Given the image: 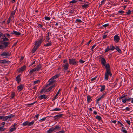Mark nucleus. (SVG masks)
I'll return each instance as SVG.
<instances>
[{
    "label": "nucleus",
    "instance_id": "1",
    "mask_svg": "<svg viewBox=\"0 0 133 133\" xmlns=\"http://www.w3.org/2000/svg\"><path fill=\"white\" fill-rule=\"evenodd\" d=\"M105 69L106 72L105 73V79L106 80H108V79L109 75L110 76L112 75L111 72L110 66L109 63L106 64Z\"/></svg>",
    "mask_w": 133,
    "mask_h": 133
},
{
    "label": "nucleus",
    "instance_id": "2",
    "mask_svg": "<svg viewBox=\"0 0 133 133\" xmlns=\"http://www.w3.org/2000/svg\"><path fill=\"white\" fill-rule=\"evenodd\" d=\"M43 37H42L41 39L39 41H36L35 44V45L33 48L32 52L33 53L37 50L38 48L39 47V46L41 45V43L43 41Z\"/></svg>",
    "mask_w": 133,
    "mask_h": 133
},
{
    "label": "nucleus",
    "instance_id": "3",
    "mask_svg": "<svg viewBox=\"0 0 133 133\" xmlns=\"http://www.w3.org/2000/svg\"><path fill=\"white\" fill-rule=\"evenodd\" d=\"M69 63L70 64L75 65L78 63V62L75 59H69Z\"/></svg>",
    "mask_w": 133,
    "mask_h": 133
},
{
    "label": "nucleus",
    "instance_id": "4",
    "mask_svg": "<svg viewBox=\"0 0 133 133\" xmlns=\"http://www.w3.org/2000/svg\"><path fill=\"white\" fill-rule=\"evenodd\" d=\"M0 43L1 44H3V46H4L5 48H6L8 46V45L10 43L8 42H6L1 40L0 41Z\"/></svg>",
    "mask_w": 133,
    "mask_h": 133
},
{
    "label": "nucleus",
    "instance_id": "5",
    "mask_svg": "<svg viewBox=\"0 0 133 133\" xmlns=\"http://www.w3.org/2000/svg\"><path fill=\"white\" fill-rule=\"evenodd\" d=\"M0 55L2 56H4V57H3V58H6V57L10 56V54L9 52H3Z\"/></svg>",
    "mask_w": 133,
    "mask_h": 133
},
{
    "label": "nucleus",
    "instance_id": "6",
    "mask_svg": "<svg viewBox=\"0 0 133 133\" xmlns=\"http://www.w3.org/2000/svg\"><path fill=\"white\" fill-rule=\"evenodd\" d=\"M114 40L116 43H118L120 40V38L117 35H116L114 37Z\"/></svg>",
    "mask_w": 133,
    "mask_h": 133
},
{
    "label": "nucleus",
    "instance_id": "7",
    "mask_svg": "<svg viewBox=\"0 0 133 133\" xmlns=\"http://www.w3.org/2000/svg\"><path fill=\"white\" fill-rule=\"evenodd\" d=\"M48 82L49 83L46 84V87H49V85H51L53 83L55 82V81L54 80H53L51 78L49 80Z\"/></svg>",
    "mask_w": 133,
    "mask_h": 133
},
{
    "label": "nucleus",
    "instance_id": "8",
    "mask_svg": "<svg viewBox=\"0 0 133 133\" xmlns=\"http://www.w3.org/2000/svg\"><path fill=\"white\" fill-rule=\"evenodd\" d=\"M101 63L102 65L106 67V61L105 58H102L101 59Z\"/></svg>",
    "mask_w": 133,
    "mask_h": 133
},
{
    "label": "nucleus",
    "instance_id": "9",
    "mask_svg": "<svg viewBox=\"0 0 133 133\" xmlns=\"http://www.w3.org/2000/svg\"><path fill=\"white\" fill-rule=\"evenodd\" d=\"M62 114H60L55 116L54 117V119L55 120H57L61 117L62 116Z\"/></svg>",
    "mask_w": 133,
    "mask_h": 133
},
{
    "label": "nucleus",
    "instance_id": "10",
    "mask_svg": "<svg viewBox=\"0 0 133 133\" xmlns=\"http://www.w3.org/2000/svg\"><path fill=\"white\" fill-rule=\"evenodd\" d=\"M26 66L25 65H24L21 67L19 69L18 72H23L26 69Z\"/></svg>",
    "mask_w": 133,
    "mask_h": 133
},
{
    "label": "nucleus",
    "instance_id": "11",
    "mask_svg": "<svg viewBox=\"0 0 133 133\" xmlns=\"http://www.w3.org/2000/svg\"><path fill=\"white\" fill-rule=\"evenodd\" d=\"M69 66V64L68 63H66L65 64L63 65V67L64 68V69L65 70H66L68 69Z\"/></svg>",
    "mask_w": 133,
    "mask_h": 133
},
{
    "label": "nucleus",
    "instance_id": "12",
    "mask_svg": "<svg viewBox=\"0 0 133 133\" xmlns=\"http://www.w3.org/2000/svg\"><path fill=\"white\" fill-rule=\"evenodd\" d=\"M41 64L37 65L36 67L34 68L36 71H38L41 68Z\"/></svg>",
    "mask_w": 133,
    "mask_h": 133
},
{
    "label": "nucleus",
    "instance_id": "13",
    "mask_svg": "<svg viewBox=\"0 0 133 133\" xmlns=\"http://www.w3.org/2000/svg\"><path fill=\"white\" fill-rule=\"evenodd\" d=\"M39 97L41 99H46L47 98V97L45 95L43 94L42 95H40L39 96Z\"/></svg>",
    "mask_w": 133,
    "mask_h": 133
},
{
    "label": "nucleus",
    "instance_id": "14",
    "mask_svg": "<svg viewBox=\"0 0 133 133\" xmlns=\"http://www.w3.org/2000/svg\"><path fill=\"white\" fill-rule=\"evenodd\" d=\"M20 75H19L17 76L16 78V79L17 81V83H19L21 80V78H20Z\"/></svg>",
    "mask_w": 133,
    "mask_h": 133
},
{
    "label": "nucleus",
    "instance_id": "15",
    "mask_svg": "<svg viewBox=\"0 0 133 133\" xmlns=\"http://www.w3.org/2000/svg\"><path fill=\"white\" fill-rule=\"evenodd\" d=\"M60 91L61 90L60 89H59L58 92H57L56 95L54 97V98L53 99V101L54 100L57 98V97L58 96V95L60 93Z\"/></svg>",
    "mask_w": 133,
    "mask_h": 133
},
{
    "label": "nucleus",
    "instance_id": "16",
    "mask_svg": "<svg viewBox=\"0 0 133 133\" xmlns=\"http://www.w3.org/2000/svg\"><path fill=\"white\" fill-rule=\"evenodd\" d=\"M60 128V127H59V125L56 126L55 127H53V129H54V131L56 130H58Z\"/></svg>",
    "mask_w": 133,
    "mask_h": 133
},
{
    "label": "nucleus",
    "instance_id": "17",
    "mask_svg": "<svg viewBox=\"0 0 133 133\" xmlns=\"http://www.w3.org/2000/svg\"><path fill=\"white\" fill-rule=\"evenodd\" d=\"M59 75L58 74H57L55 75L54 76L52 77L51 79H52L53 80H54V79H55L56 78H58L59 76Z\"/></svg>",
    "mask_w": 133,
    "mask_h": 133
},
{
    "label": "nucleus",
    "instance_id": "18",
    "mask_svg": "<svg viewBox=\"0 0 133 133\" xmlns=\"http://www.w3.org/2000/svg\"><path fill=\"white\" fill-rule=\"evenodd\" d=\"M23 86L22 85H21L18 86V90L20 91H21L23 88Z\"/></svg>",
    "mask_w": 133,
    "mask_h": 133
},
{
    "label": "nucleus",
    "instance_id": "19",
    "mask_svg": "<svg viewBox=\"0 0 133 133\" xmlns=\"http://www.w3.org/2000/svg\"><path fill=\"white\" fill-rule=\"evenodd\" d=\"M12 34H15L16 35H20L21 34L20 33L18 32H17V31H14L12 32Z\"/></svg>",
    "mask_w": 133,
    "mask_h": 133
},
{
    "label": "nucleus",
    "instance_id": "20",
    "mask_svg": "<svg viewBox=\"0 0 133 133\" xmlns=\"http://www.w3.org/2000/svg\"><path fill=\"white\" fill-rule=\"evenodd\" d=\"M91 97L89 95H88L87 96V101L88 103L90 102V100L91 99Z\"/></svg>",
    "mask_w": 133,
    "mask_h": 133
},
{
    "label": "nucleus",
    "instance_id": "21",
    "mask_svg": "<svg viewBox=\"0 0 133 133\" xmlns=\"http://www.w3.org/2000/svg\"><path fill=\"white\" fill-rule=\"evenodd\" d=\"M89 4H85L82 5V6L84 8H87L89 6Z\"/></svg>",
    "mask_w": 133,
    "mask_h": 133
},
{
    "label": "nucleus",
    "instance_id": "22",
    "mask_svg": "<svg viewBox=\"0 0 133 133\" xmlns=\"http://www.w3.org/2000/svg\"><path fill=\"white\" fill-rule=\"evenodd\" d=\"M8 62V61H6L5 60H0V63H7Z\"/></svg>",
    "mask_w": 133,
    "mask_h": 133
},
{
    "label": "nucleus",
    "instance_id": "23",
    "mask_svg": "<svg viewBox=\"0 0 133 133\" xmlns=\"http://www.w3.org/2000/svg\"><path fill=\"white\" fill-rule=\"evenodd\" d=\"M54 131V130L53 129V127H52L50 128L49 129V130L47 132L48 133H51Z\"/></svg>",
    "mask_w": 133,
    "mask_h": 133
},
{
    "label": "nucleus",
    "instance_id": "24",
    "mask_svg": "<svg viewBox=\"0 0 133 133\" xmlns=\"http://www.w3.org/2000/svg\"><path fill=\"white\" fill-rule=\"evenodd\" d=\"M115 49L119 53H121L122 51L121 49L118 46H116L115 48Z\"/></svg>",
    "mask_w": 133,
    "mask_h": 133
},
{
    "label": "nucleus",
    "instance_id": "25",
    "mask_svg": "<svg viewBox=\"0 0 133 133\" xmlns=\"http://www.w3.org/2000/svg\"><path fill=\"white\" fill-rule=\"evenodd\" d=\"M105 85H102L101 86V89L100 91L102 92L105 89Z\"/></svg>",
    "mask_w": 133,
    "mask_h": 133
},
{
    "label": "nucleus",
    "instance_id": "26",
    "mask_svg": "<svg viewBox=\"0 0 133 133\" xmlns=\"http://www.w3.org/2000/svg\"><path fill=\"white\" fill-rule=\"evenodd\" d=\"M16 129V128L15 127L12 128L9 130V132H11L14 131Z\"/></svg>",
    "mask_w": 133,
    "mask_h": 133
},
{
    "label": "nucleus",
    "instance_id": "27",
    "mask_svg": "<svg viewBox=\"0 0 133 133\" xmlns=\"http://www.w3.org/2000/svg\"><path fill=\"white\" fill-rule=\"evenodd\" d=\"M51 42H48L46 44H45L44 45V46H51Z\"/></svg>",
    "mask_w": 133,
    "mask_h": 133
},
{
    "label": "nucleus",
    "instance_id": "28",
    "mask_svg": "<svg viewBox=\"0 0 133 133\" xmlns=\"http://www.w3.org/2000/svg\"><path fill=\"white\" fill-rule=\"evenodd\" d=\"M109 50H110V46H108L105 49V52H106L108 51Z\"/></svg>",
    "mask_w": 133,
    "mask_h": 133
},
{
    "label": "nucleus",
    "instance_id": "29",
    "mask_svg": "<svg viewBox=\"0 0 133 133\" xmlns=\"http://www.w3.org/2000/svg\"><path fill=\"white\" fill-rule=\"evenodd\" d=\"M105 1V0H103L101 2V3H99V7H100L103 4H104Z\"/></svg>",
    "mask_w": 133,
    "mask_h": 133
},
{
    "label": "nucleus",
    "instance_id": "30",
    "mask_svg": "<svg viewBox=\"0 0 133 133\" xmlns=\"http://www.w3.org/2000/svg\"><path fill=\"white\" fill-rule=\"evenodd\" d=\"M15 92H11V98H13L15 96Z\"/></svg>",
    "mask_w": 133,
    "mask_h": 133
},
{
    "label": "nucleus",
    "instance_id": "31",
    "mask_svg": "<svg viewBox=\"0 0 133 133\" xmlns=\"http://www.w3.org/2000/svg\"><path fill=\"white\" fill-rule=\"evenodd\" d=\"M28 121H26L25 122H24L22 125L23 126H25L26 125H28Z\"/></svg>",
    "mask_w": 133,
    "mask_h": 133
},
{
    "label": "nucleus",
    "instance_id": "32",
    "mask_svg": "<svg viewBox=\"0 0 133 133\" xmlns=\"http://www.w3.org/2000/svg\"><path fill=\"white\" fill-rule=\"evenodd\" d=\"M34 122L33 121H32L31 122H29L28 121V126H30L32 125L34 123Z\"/></svg>",
    "mask_w": 133,
    "mask_h": 133
},
{
    "label": "nucleus",
    "instance_id": "33",
    "mask_svg": "<svg viewBox=\"0 0 133 133\" xmlns=\"http://www.w3.org/2000/svg\"><path fill=\"white\" fill-rule=\"evenodd\" d=\"M36 71V70H35L34 68L32 69L31 70H30L29 72V73L31 74H32L34 72Z\"/></svg>",
    "mask_w": 133,
    "mask_h": 133
},
{
    "label": "nucleus",
    "instance_id": "34",
    "mask_svg": "<svg viewBox=\"0 0 133 133\" xmlns=\"http://www.w3.org/2000/svg\"><path fill=\"white\" fill-rule=\"evenodd\" d=\"M95 118L99 120H101L102 119L101 117L99 116H97Z\"/></svg>",
    "mask_w": 133,
    "mask_h": 133
},
{
    "label": "nucleus",
    "instance_id": "35",
    "mask_svg": "<svg viewBox=\"0 0 133 133\" xmlns=\"http://www.w3.org/2000/svg\"><path fill=\"white\" fill-rule=\"evenodd\" d=\"M61 110V109L59 108H55L54 109L52 110H51L52 111H59Z\"/></svg>",
    "mask_w": 133,
    "mask_h": 133
},
{
    "label": "nucleus",
    "instance_id": "36",
    "mask_svg": "<svg viewBox=\"0 0 133 133\" xmlns=\"http://www.w3.org/2000/svg\"><path fill=\"white\" fill-rule=\"evenodd\" d=\"M14 116V115H9L8 116H6V118H7V119L8 118H11L12 117H13Z\"/></svg>",
    "mask_w": 133,
    "mask_h": 133
},
{
    "label": "nucleus",
    "instance_id": "37",
    "mask_svg": "<svg viewBox=\"0 0 133 133\" xmlns=\"http://www.w3.org/2000/svg\"><path fill=\"white\" fill-rule=\"evenodd\" d=\"M1 38L3 39V40H2V41H8L9 40V39L6 37H1Z\"/></svg>",
    "mask_w": 133,
    "mask_h": 133
},
{
    "label": "nucleus",
    "instance_id": "38",
    "mask_svg": "<svg viewBox=\"0 0 133 133\" xmlns=\"http://www.w3.org/2000/svg\"><path fill=\"white\" fill-rule=\"evenodd\" d=\"M110 50H114L115 48V47L113 46H110Z\"/></svg>",
    "mask_w": 133,
    "mask_h": 133
},
{
    "label": "nucleus",
    "instance_id": "39",
    "mask_svg": "<svg viewBox=\"0 0 133 133\" xmlns=\"http://www.w3.org/2000/svg\"><path fill=\"white\" fill-rule=\"evenodd\" d=\"M4 127V126H2L0 127V131H2L4 130L5 129V128H3Z\"/></svg>",
    "mask_w": 133,
    "mask_h": 133
},
{
    "label": "nucleus",
    "instance_id": "40",
    "mask_svg": "<svg viewBox=\"0 0 133 133\" xmlns=\"http://www.w3.org/2000/svg\"><path fill=\"white\" fill-rule=\"evenodd\" d=\"M77 2V1L75 0H73L71 1H70V3H76Z\"/></svg>",
    "mask_w": 133,
    "mask_h": 133
},
{
    "label": "nucleus",
    "instance_id": "41",
    "mask_svg": "<svg viewBox=\"0 0 133 133\" xmlns=\"http://www.w3.org/2000/svg\"><path fill=\"white\" fill-rule=\"evenodd\" d=\"M45 19L46 20H50V18L49 17L45 16Z\"/></svg>",
    "mask_w": 133,
    "mask_h": 133
},
{
    "label": "nucleus",
    "instance_id": "42",
    "mask_svg": "<svg viewBox=\"0 0 133 133\" xmlns=\"http://www.w3.org/2000/svg\"><path fill=\"white\" fill-rule=\"evenodd\" d=\"M10 20H11V18H10V17H9L7 21V24H8L10 23Z\"/></svg>",
    "mask_w": 133,
    "mask_h": 133
},
{
    "label": "nucleus",
    "instance_id": "43",
    "mask_svg": "<svg viewBox=\"0 0 133 133\" xmlns=\"http://www.w3.org/2000/svg\"><path fill=\"white\" fill-rule=\"evenodd\" d=\"M16 9L15 10L13 11H12L11 13V15L12 16H13L15 14V13L16 11Z\"/></svg>",
    "mask_w": 133,
    "mask_h": 133
},
{
    "label": "nucleus",
    "instance_id": "44",
    "mask_svg": "<svg viewBox=\"0 0 133 133\" xmlns=\"http://www.w3.org/2000/svg\"><path fill=\"white\" fill-rule=\"evenodd\" d=\"M101 99V98L100 97H99L97 100L96 101V103L97 104L99 103V101Z\"/></svg>",
    "mask_w": 133,
    "mask_h": 133
},
{
    "label": "nucleus",
    "instance_id": "45",
    "mask_svg": "<svg viewBox=\"0 0 133 133\" xmlns=\"http://www.w3.org/2000/svg\"><path fill=\"white\" fill-rule=\"evenodd\" d=\"M127 96V95H122L121 96V97H120L119 98V99H122L124 98V97H125L126 96Z\"/></svg>",
    "mask_w": 133,
    "mask_h": 133
},
{
    "label": "nucleus",
    "instance_id": "46",
    "mask_svg": "<svg viewBox=\"0 0 133 133\" xmlns=\"http://www.w3.org/2000/svg\"><path fill=\"white\" fill-rule=\"evenodd\" d=\"M47 117H44V118H43L42 119H40L39 120V121L41 122L45 120V119H46V118H47Z\"/></svg>",
    "mask_w": 133,
    "mask_h": 133
},
{
    "label": "nucleus",
    "instance_id": "47",
    "mask_svg": "<svg viewBox=\"0 0 133 133\" xmlns=\"http://www.w3.org/2000/svg\"><path fill=\"white\" fill-rule=\"evenodd\" d=\"M7 120V118H6V116L4 117V116L3 118V119H2V121H6Z\"/></svg>",
    "mask_w": 133,
    "mask_h": 133
},
{
    "label": "nucleus",
    "instance_id": "48",
    "mask_svg": "<svg viewBox=\"0 0 133 133\" xmlns=\"http://www.w3.org/2000/svg\"><path fill=\"white\" fill-rule=\"evenodd\" d=\"M85 62V61H83L82 59H80L79 61V62L81 63H84Z\"/></svg>",
    "mask_w": 133,
    "mask_h": 133
},
{
    "label": "nucleus",
    "instance_id": "49",
    "mask_svg": "<svg viewBox=\"0 0 133 133\" xmlns=\"http://www.w3.org/2000/svg\"><path fill=\"white\" fill-rule=\"evenodd\" d=\"M131 11L130 10H129L127 12H126V13L128 15H129L131 14Z\"/></svg>",
    "mask_w": 133,
    "mask_h": 133
},
{
    "label": "nucleus",
    "instance_id": "50",
    "mask_svg": "<svg viewBox=\"0 0 133 133\" xmlns=\"http://www.w3.org/2000/svg\"><path fill=\"white\" fill-rule=\"evenodd\" d=\"M39 82V80H36L35 81L34 83V85H35L37 83Z\"/></svg>",
    "mask_w": 133,
    "mask_h": 133
},
{
    "label": "nucleus",
    "instance_id": "51",
    "mask_svg": "<svg viewBox=\"0 0 133 133\" xmlns=\"http://www.w3.org/2000/svg\"><path fill=\"white\" fill-rule=\"evenodd\" d=\"M107 36V35H104L103 36V39H105L106 38Z\"/></svg>",
    "mask_w": 133,
    "mask_h": 133
},
{
    "label": "nucleus",
    "instance_id": "52",
    "mask_svg": "<svg viewBox=\"0 0 133 133\" xmlns=\"http://www.w3.org/2000/svg\"><path fill=\"white\" fill-rule=\"evenodd\" d=\"M106 93H105L104 94H103L102 95V96H101V97H100V98H103L104 97V96L106 94Z\"/></svg>",
    "mask_w": 133,
    "mask_h": 133
},
{
    "label": "nucleus",
    "instance_id": "53",
    "mask_svg": "<svg viewBox=\"0 0 133 133\" xmlns=\"http://www.w3.org/2000/svg\"><path fill=\"white\" fill-rule=\"evenodd\" d=\"M76 21V22H80V23H81V22H82V21L81 20H80V19H77Z\"/></svg>",
    "mask_w": 133,
    "mask_h": 133
},
{
    "label": "nucleus",
    "instance_id": "54",
    "mask_svg": "<svg viewBox=\"0 0 133 133\" xmlns=\"http://www.w3.org/2000/svg\"><path fill=\"white\" fill-rule=\"evenodd\" d=\"M45 90V89L44 88H43L41 90L40 93H42Z\"/></svg>",
    "mask_w": 133,
    "mask_h": 133
},
{
    "label": "nucleus",
    "instance_id": "55",
    "mask_svg": "<svg viewBox=\"0 0 133 133\" xmlns=\"http://www.w3.org/2000/svg\"><path fill=\"white\" fill-rule=\"evenodd\" d=\"M51 89H50V87L48 88V89L46 90V92H49L50 91Z\"/></svg>",
    "mask_w": 133,
    "mask_h": 133
},
{
    "label": "nucleus",
    "instance_id": "56",
    "mask_svg": "<svg viewBox=\"0 0 133 133\" xmlns=\"http://www.w3.org/2000/svg\"><path fill=\"white\" fill-rule=\"evenodd\" d=\"M65 132L64 130H62L61 131H60L58 132H57V133H64Z\"/></svg>",
    "mask_w": 133,
    "mask_h": 133
},
{
    "label": "nucleus",
    "instance_id": "57",
    "mask_svg": "<svg viewBox=\"0 0 133 133\" xmlns=\"http://www.w3.org/2000/svg\"><path fill=\"white\" fill-rule=\"evenodd\" d=\"M74 11H75L73 9H72L70 11V12L71 13H74Z\"/></svg>",
    "mask_w": 133,
    "mask_h": 133
},
{
    "label": "nucleus",
    "instance_id": "58",
    "mask_svg": "<svg viewBox=\"0 0 133 133\" xmlns=\"http://www.w3.org/2000/svg\"><path fill=\"white\" fill-rule=\"evenodd\" d=\"M109 25V24H106L104 25H103L102 26L104 27H106L107 26Z\"/></svg>",
    "mask_w": 133,
    "mask_h": 133
},
{
    "label": "nucleus",
    "instance_id": "59",
    "mask_svg": "<svg viewBox=\"0 0 133 133\" xmlns=\"http://www.w3.org/2000/svg\"><path fill=\"white\" fill-rule=\"evenodd\" d=\"M126 122H127V123L129 125H130V121L129 120H126Z\"/></svg>",
    "mask_w": 133,
    "mask_h": 133
},
{
    "label": "nucleus",
    "instance_id": "60",
    "mask_svg": "<svg viewBox=\"0 0 133 133\" xmlns=\"http://www.w3.org/2000/svg\"><path fill=\"white\" fill-rule=\"evenodd\" d=\"M55 87V85H52V86H50V89H52V88H53L54 87Z\"/></svg>",
    "mask_w": 133,
    "mask_h": 133
},
{
    "label": "nucleus",
    "instance_id": "61",
    "mask_svg": "<svg viewBox=\"0 0 133 133\" xmlns=\"http://www.w3.org/2000/svg\"><path fill=\"white\" fill-rule=\"evenodd\" d=\"M97 78V77H94V78H92L91 79V81H93L95 79H96V78Z\"/></svg>",
    "mask_w": 133,
    "mask_h": 133
},
{
    "label": "nucleus",
    "instance_id": "62",
    "mask_svg": "<svg viewBox=\"0 0 133 133\" xmlns=\"http://www.w3.org/2000/svg\"><path fill=\"white\" fill-rule=\"evenodd\" d=\"M122 131L124 132V133H127V131L123 129L122 130Z\"/></svg>",
    "mask_w": 133,
    "mask_h": 133
},
{
    "label": "nucleus",
    "instance_id": "63",
    "mask_svg": "<svg viewBox=\"0 0 133 133\" xmlns=\"http://www.w3.org/2000/svg\"><path fill=\"white\" fill-rule=\"evenodd\" d=\"M46 37H47V38H46V40L47 41H48V40H49L50 39V38L49 37V36H47Z\"/></svg>",
    "mask_w": 133,
    "mask_h": 133
},
{
    "label": "nucleus",
    "instance_id": "64",
    "mask_svg": "<svg viewBox=\"0 0 133 133\" xmlns=\"http://www.w3.org/2000/svg\"><path fill=\"white\" fill-rule=\"evenodd\" d=\"M126 110L127 111H129L130 110V108L128 107H127L126 108Z\"/></svg>",
    "mask_w": 133,
    "mask_h": 133
}]
</instances>
